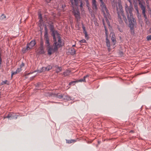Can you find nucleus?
<instances>
[{
    "instance_id": "f257e3e1",
    "label": "nucleus",
    "mask_w": 151,
    "mask_h": 151,
    "mask_svg": "<svg viewBox=\"0 0 151 151\" xmlns=\"http://www.w3.org/2000/svg\"><path fill=\"white\" fill-rule=\"evenodd\" d=\"M129 6L127 4H125V9L130 27L131 28H132L136 25V21H135L134 19L133 18V16L132 13V11L133 9L132 2H131Z\"/></svg>"
},
{
    "instance_id": "f03ea898",
    "label": "nucleus",
    "mask_w": 151,
    "mask_h": 151,
    "mask_svg": "<svg viewBox=\"0 0 151 151\" xmlns=\"http://www.w3.org/2000/svg\"><path fill=\"white\" fill-rule=\"evenodd\" d=\"M116 9L118 14V20L120 24L122 25L123 23L122 18L124 20L125 22H127L126 16L124 14V12L122 6L121 4L118 3L116 4Z\"/></svg>"
},
{
    "instance_id": "7ed1b4c3",
    "label": "nucleus",
    "mask_w": 151,
    "mask_h": 151,
    "mask_svg": "<svg viewBox=\"0 0 151 151\" xmlns=\"http://www.w3.org/2000/svg\"><path fill=\"white\" fill-rule=\"evenodd\" d=\"M53 40V45H55L58 48L62 47L64 43L61 39L60 35L58 33H56V35L52 36Z\"/></svg>"
},
{
    "instance_id": "20e7f679",
    "label": "nucleus",
    "mask_w": 151,
    "mask_h": 151,
    "mask_svg": "<svg viewBox=\"0 0 151 151\" xmlns=\"http://www.w3.org/2000/svg\"><path fill=\"white\" fill-rule=\"evenodd\" d=\"M138 3L139 5L140 8L142 11V14H143L144 17L146 19H147V17L145 14L146 12V6L144 5L145 3H143L141 2L140 0L138 1Z\"/></svg>"
},
{
    "instance_id": "39448f33",
    "label": "nucleus",
    "mask_w": 151,
    "mask_h": 151,
    "mask_svg": "<svg viewBox=\"0 0 151 151\" xmlns=\"http://www.w3.org/2000/svg\"><path fill=\"white\" fill-rule=\"evenodd\" d=\"M58 48L55 45H53V46H50L47 48L48 54L49 55H51L52 54L54 53L57 51Z\"/></svg>"
},
{
    "instance_id": "423d86ee",
    "label": "nucleus",
    "mask_w": 151,
    "mask_h": 151,
    "mask_svg": "<svg viewBox=\"0 0 151 151\" xmlns=\"http://www.w3.org/2000/svg\"><path fill=\"white\" fill-rule=\"evenodd\" d=\"M71 3L72 5H75L77 6L78 5L79 2L80 3V6L81 9H82L83 8V5L82 0H70Z\"/></svg>"
},
{
    "instance_id": "0eeeda50",
    "label": "nucleus",
    "mask_w": 151,
    "mask_h": 151,
    "mask_svg": "<svg viewBox=\"0 0 151 151\" xmlns=\"http://www.w3.org/2000/svg\"><path fill=\"white\" fill-rule=\"evenodd\" d=\"M52 67L53 68V67L51 65H49L47 67H42L40 70H38V72L42 73L45 71H48L51 69Z\"/></svg>"
},
{
    "instance_id": "6e6552de",
    "label": "nucleus",
    "mask_w": 151,
    "mask_h": 151,
    "mask_svg": "<svg viewBox=\"0 0 151 151\" xmlns=\"http://www.w3.org/2000/svg\"><path fill=\"white\" fill-rule=\"evenodd\" d=\"M73 13L75 16L77 21H79L80 19V13L79 12L78 9H74L73 10Z\"/></svg>"
},
{
    "instance_id": "1a4fd4ad",
    "label": "nucleus",
    "mask_w": 151,
    "mask_h": 151,
    "mask_svg": "<svg viewBox=\"0 0 151 151\" xmlns=\"http://www.w3.org/2000/svg\"><path fill=\"white\" fill-rule=\"evenodd\" d=\"M49 27L50 31L52 32V36L56 35V33H58L56 31H55L54 29V26L52 23H49Z\"/></svg>"
},
{
    "instance_id": "9d476101",
    "label": "nucleus",
    "mask_w": 151,
    "mask_h": 151,
    "mask_svg": "<svg viewBox=\"0 0 151 151\" xmlns=\"http://www.w3.org/2000/svg\"><path fill=\"white\" fill-rule=\"evenodd\" d=\"M35 44V41L34 40H32L29 43L27 44V48H29L30 49H32Z\"/></svg>"
},
{
    "instance_id": "9b49d317",
    "label": "nucleus",
    "mask_w": 151,
    "mask_h": 151,
    "mask_svg": "<svg viewBox=\"0 0 151 151\" xmlns=\"http://www.w3.org/2000/svg\"><path fill=\"white\" fill-rule=\"evenodd\" d=\"M49 95L50 96L56 97L60 99H61L63 97V95L59 93L56 94L52 93H50L49 94Z\"/></svg>"
},
{
    "instance_id": "f8f14e48",
    "label": "nucleus",
    "mask_w": 151,
    "mask_h": 151,
    "mask_svg": "<svg viewBox=\"0 0 151 151\" xmlns=\"http://www.w3.org/2000/svg\"><path fill=\"white\" fill-rule=\"evenodd\" d=\"M101 2V4H100L101 6L102 7L103 10L107 12V9L105 5V4L103 0H99Z\"/></svg>"
},
{
    "instance_id": "ddd939ff",
    "label": "nucleus",
    "mask_w": 151,
    "mask_h": 151,
    "mask_svg": "<svg viewBox=\"0 0 151 151\" xmlns=\"http://www.w3.org/2000/svg\"><path fill=\"white\" fill-rule=\"evenodd\" d=\"M17 115H14V114L10 113L7 116L5 117V118H11L10 119H16L17 118Z\"/></svg>"
},
{
    "instance_id": "4468645a",
    "label": "nucleus",
    "mask_w": 151,
    "mask_h": 151,
    "mask_svg": "<svg viewBox=\"0 0 151 151\" xmlns=\"http://www.w3.org/2000/svg\"><path fill=\"white\" fill-rule=\"evenodd\" d=\"M53 69L56 71V72L58 73L62 71V68L61 67H59L58 65H55L53 66Z\"/></svg>"
},
{
    "instance_id": "2eb2a0df",
    "label": "nucleus",
    "mask_w": 151,
    "mask_h": 151,
    "mask_svg": "<svg viewBox=\"0 0 151 151\" xmlns=\"http://www.w3.org/2000/svg\"><path fill=\"white\" fill-rule=\"evenodd\" d=\"M44 37L45 40V46L47 48L50 46L49 41V37L48 36H45Z\"/></svg>"
},
{
    "instance_id": "dca6fc26",
    "label": "nucleus",
    "mask_w": 151,
    "mask_h": 151,
    "mask_svg": "<svg viewBox=\"0 0 151 151\" xmlns=\"http://www.w3.org/2000/svg\"><path fill=\"white\" fill-rule=\"evenodd\" d=\"M92 8L93 10H97V5L96 0H92Z\"/></svg>"
},
{
    "instance_id": "f3484780",
    "label": "nucleus",
    "mask_w": 151,
    "mask_h": 151,
    "mask_svg": "<svg viewBox=\"0 0 151 151\" xmlns=\"http://www.w3.org/2000/svg\"><path fill=\"white\" fill-rule=\"evenodd\" d=\"M89 75H86L84 76L83 78L79 80L78 81L80 82H86V79H87V80L88 81L89 79L88 78L89 77Z\"/></svg>"
},
{
    "instance_id": "a211bd4d",
    "label": "nucleus",
    "mask_w": 151,
    "mask_h": 151,
    "mask_svg": "<svg viewBox=\"0 0 151 151\" xmlns=\"http://www.w3.org/2000/svg\"><path fill=\"white\" fill-rule=\"evenodd\" d=\"M106 46L108 47V50L110 51L111 50V49L110 48L111 45L110 41L108 39L107 37L106 38Z\"/></svg>"
},
{
    "instance_id": "6ab92c4d",
    "label": "nucleus",
    "mask_w": 151,
    "mask_h": 151,
    "mask_svg": "<svg viewBox=\"0 0 151 151\" xmlns=\"http://www.w3.org/2000/svg\"><path fill=\"white\" fill-rule=\"evenodd\" d=\"M75 50L73 48L71 47L68 50V52L71 55H73L75 53Z\"/></svg>"
},
{
    "instance_id": "aec40b11",
    "label": "nucleus",
    "mask_w": 151,
    "mask_h": 151,
    "mask_svg": "<svg viewBox=\"0 0 151 151\" xmlns=\"http://www.w3.org/2000/svg\"><path fill=\"white\" fill-rule=\"evenodd\" d=\"M70 71L69 70H66L65 72L62 74L63 75H64V77L68 76L70 74Z\"/></svg>"
},
{
    "instance_id": "412c9836",
    "label": "nucleus",
    "mask_w": 151,
    "mask_h": 151,
    "mask_svg": "<svg viewBox=\"0 0 151 151\" xmlns=\"http://www.w3.org/2000/svg\"><path fill=\"white\" fill-rule=\"evenodd\" d=\"M111 40L113 43V45L114 46L116 42L115 36L114 34H112L111 37Z\"/></svg>"
},
{
    "instance_id": "4be33fe9",
    "label": "nucleus",
    "mask_w": 151,
    "mask_h": 151,
    "mask_svg": "<svg viewBox=\"0 0 151 151\" xmlns=\"http://www.w3.org/2000/svg\"><path fill=\"white\" fill-rule=\"evenodd\" d=\"M38 50L39 51V52L40 54H42L45 53L44 51V47L40 46Z\"/></svg>"
},
{
    "instance_id": "5701e85b",
    "label": "nucleus",
    "mask_w": 151,
    "mask_h": 151,
    "mask_svg": "<svg viewBox=\"0 0 151 151\" xmlns=\"http://www.w3.org/2000/svg\"><path fill=\"white\" fill-rule=\"evenodd\" d=\"M66 143L68 144H70L73 143H74L76 141V139H70V140H66Z\"/></svg>"
},
{
    "instance_id": "b1692460",
    "label": "nucleus",
    "mask_w": 151,
    "mask_h": 151,
    "mask_svg": "<svg viewBox=\"0 0 151 151\" xmlns=\"http://www.w3.org/2000/svg\"><path fill=\"white\" fill-rule=\"evenodd\" d=\"M134 7L136 12V13L137 14L138 17H139V14L138 7L137 6H134Z\"/></svg>"
},
{
    "instance_id": "393cba45",
    "label": "nucleus",
    "mask_w": 151,
    "mask_h": 151,
    "mask_svg": "<svg viewBox=\"0 0 151 151\" xmlns=\"http://www.w3.org/2000/svg\"><path fill=\"white\" fill-rule=\"evenodd\" d=\"M147 4V6L149 8L150 5L151 4V0H145Z\"/></svg>"
},
{
    "instance_id": "a878e982",
    "label": "nucleus",
    "mask_w": 151,
    "mask_h": 151,
    "mask_svg": "<svg viewBox=\"0 0 151 151\" xmlns=\"http://www.w3.org/2000/svg\"><path fill=\"white\" fill-rule=\"evenodd\" d=\"M45 32L44 34V37L45 36H48V30L47 29L46 26H45Z\"/></svg>"
},
{
    "instance_id": "bb28decb",
    "label": "nucleus",
    "mask_w": 151,
    "mask_h": 151,
    "mask_svg": "<svg viewBox=\"0 0 151 151\" xmlns=\"http://www.w3.org/2000/svg\"><path fill=\"white\" fill-rule=\"evenodd\" d=\"M30 50L29 48H27V46H26V48H23L22 50V51L23 53H24L27 51Z\"/></svg>"
},
{
    "instance_id": "cd10ccee",
    "label": "nucleus",
    "mask_w": 151,
    "mask_h": 151,
    "mask_svg": "<svg viewBox=\"0 0 151 151\" xmlns=\"http://www.w3.org/2000/svg\"><path fill=\"white\" fill-rule=\"evenodd\" d=\"M117 28L118 29L119 31L121 32H123V29L122 28H122L119 27V26H118Z\"/></svg>"
},
{
    "instance_id": "c85d7f7f",
    "label": "nucleus",
    "mask_w": 151,
    "mask_h": 151,
    "mask_svg": "<svg viewBox=\"0 0 151 151\" xmlns=\"http://www.w3.org/2000/svg\"><path fill=\"white\" fill-rule=\"evenodd\" d=\"M85 1H86V5L88 7V9H89V4L88 1V0H85Z\"/></svg>"
},
{
    "instance_id": "c756f323",
    "label": "nucleus",
    "mask_w": 151,
    "mask_h": 151,
    "mask_svg": "<svg viewBox=\"0 0 151 151\" xmlns=\"http://www.w3.org/2000/svg\"><path fill=\"white\" fill-rule=\"evenodd\" d=\"M18 73L17 71L16 70V71L14 72H12L11 74L12 77V76H13V75H16V74H18Z\"/></svg>"
},
{
    "instance_id": "7c9ffc66",
    "label": "nucleus",
    "mask_w": 151,
    "mask_h": 151,
    "mask_svg": "<svg viewBox=\"0 0 151 151\" xmlns=\"http://www.w3.org/2000/svg\"><path fill=\"white\" fill-rule=\"evenodd\" d=\"M147 41L151 40V35H148L147 37Z\"/></svg>"
},
{
    "instance_id": "2f4dec72",
    "label": "nucleus",
    "mask_w": 151,
    "mask_h": 151,
    "mask_svg": "<svg viewBox=\"0 0 151 151\" xmlns=\"http://www.w3.org/2000/svg\"><path fill=\"white\" fill-rule=\"evenodd\" d=\"M16 70L18 73L20 72L22 70V69L21 68H17Z\"/></svg>"
},
{
    "instance_id": "473e14b6",
    "label": "nucleus",
    "mask_w": 151,
    "mask_h": 151,
    "mask_svg": "<svg viewBox=\"0 0 151 151\" xmlns=\"http://www.w3.org/2000/svg\"><path fill=\"white\" fill-rule=\"evenodd\" d=\"M82 28L83 30V32H86V30L84 26V24L82 23Z\"/></svg>"
},
{
    "instance_id": "72a5a7b5",
    "label": "nucleus",
    "mask_w": 151,
    "mask_h": 151,
    "mask_svg": "<svg viewBox=\"0 0 151 151\" xmlns=\"http://www.w3.org/2000/svg\"><path fill=\"white\" fill-rule=\"evenodd\" d=\"M7 82V80H5L4 81H3L1 83V85H2L4 84H6V82Z\"/></svg>"
},
{
    "instance_id": "f704fd0d",
    "label": "nucleus",
    "mask_w": 151,
    "mask_h": 151,
    "mask_svg": "<svg viewBox=\"0 0 151 151\" xmlns=\"http://www.w3.org/2000/svg\"><path fill=\"white\" fill-rule=\"evenodd\" d=\"M40 46L43 47V42L42 40H41L40 41Z\"/></svg>"
},
{
    "instance_id": "c9c22d12",
    "label": "nucleus",
    "mask_w": 151,
    "mask_h": 151,
    "mask_svg": "<svg viewBox=\"0 0 151 151\" xmlns=\"http://www.w3.org/2000/svg\"><path fill=\"white\" fill-rule=\"evenodd\" d=\"M24 63L22 62V64L20 65V68H21L23 67H24Z\"/></svg>"
},
{
    "instance_id": "e433bc0d",
    "label": "nucleus",
    "mask_w": 151,
    "mask_h": 151,
    "mask_svg": "<svg viewBox=\"0 0 151 151\" xmlns=\"http://www.w3.org/2000/svg\"><path fill=\"white\" fill-rule=\"evenodd\" d=\"M1 17L2 18L1 19H3L5 18H6V17L5 15L2 14L1 15Z\"/></svg>"
},
{
    "instance_id": "4c0bfd02",
    "label": "nucleus",
    "mask_w": 151,
    "mask_h": 151,
    "mask_svg": "<svg viewBox=\"0 0 151 151\" xmlns=\"http://www.w3.org/2000/svg\"><path fill=\"white\" fill-rule=\"evenodd\" d=\"M83 33L85 34V37H88V34H87V32L86 31V32H83Z\"/></svg>"
},
{
    "instance_id": "58836bf2",
    "label": "nucleus",
    "mask_w": 151,
    "mask_h": 151,
    "mask_svg": "<svg viewBox=\"0 0 151 151\" xmlns=\"http://www.w3.org/2000/svg\"><path fill=\"white\" fill-rule=\"evenodd\" d=\"M77 81H71V82H70L69 83V85H70L73 83H75L76 82H77Z\"/></svg>"
},
{
    "instance_id": "ea45409f",
    "label": "nucleus",
    "mask_w": 151,
    "mask_h": 151,
    "mask_svg": "<svg viewBox=\"0 0 151 151\" xmlns=\"http://www.w3.org/2000/svg\"><path fill=\"white\" fill-rule=\"evenodd\" d=\"M80 42L81 43H86V40H82Z\"/></svg>"
},
{
    "instance_id": "a19ab883",
    "label": "nucleus",
    "mask_w": 151,
    "mask_h": 151,
    "mask_svg": "<svg viewBox=\"0 0 151 151\" xmlns=\"http://www.w3.org/2000/svg\"><path fill=\"white\" fill-rule=\"evenodd\" d=\"M39 17L40 19H42V15L41 14H40L39 15Z\"/></svg>"
},
{
    "instance_id": "79ce46f5",
    "label": "nucleus",
    "mask_w": 151,
    "mask_h": 151,
    "mask_svg": "<svg viewBox=\"0 0 151 151\" xmlns=\"http://www.w3.org/2000/svg\"><path fill=\"white\" fill-rule=\"evenodd\" d=\"M106 21L107 22V24L109 25V21H108V19H106Z\"/></svg>"
},
{
    "instance_id": "37998d69",
    "label": "nucleus",
    "mask_w": 151,
    "mask_h": 151,
    "mask_svg": "<svg viewBox=\"0 0 151 151\" xmlns=\"http://www.w3.org/2000/svg\"><path fill=\"white\" fill-rule=\"evenodd\" d=\"M95 24L96 26H98V23L97 22H95Z\"/></svg>"
},
{
    "instance_id": "c03bdc74",
    "label": "nucleus",
    "mask_w": 151,
    "mask_h": 151,
    "mask_svg": "<svg viewBox=\"0 0 151 151\" xmlns=\"http://www.w3.org/2000/svg\"><path fill=\"white\" fill-rule=\"evenodd\" d=\"M129 3H131V2H132L131 0H127Z\"/></svg>"
},
{
    "instance_id": "a18cd8bd",
    "label": "nucleus",
    "mask_w": 151,
    "mask_h": 151,
    "mask_svg": "<svg viewBox=\"0 0 151 151\" xmlns=\"http://www.w3.org/2000/svg\"><path fill=\"white\" fill-rule=\"evenodd\" d=\"M149 32L150 33H151V28L149 29Z\"/></svg>"
},
{
    "instance_id": "49530a36",
    "label": "nucleus",
    "mask_w": 151,
    "mask_h": 151,
    "mask_svg": "<svg viewBox=\"0 0 151 151\" xmlns=\"http://www.w3.org/2000/svg\"><path fill=\"white\" fill-rule=\"evenodd\" d=\"M65 7V6L62 5V7L63 8H64V7Z\"/></svg>"
},
{
    "instance_id": "de8ad7c7",
    "label": "nucleus",
    "mask_w": 151,
    "mask_h": 151,
    "mask_svg": "<svg viewBox=\"0 0 151 151\" xmlns=\"http://www.w3.org/2000/svg\"><path fill=\"white\" fill-rule=\"evenodd\" d=\"M91 9L89 8V9H88L90 11V10H91Z\"/></svg>"
},
{
    "instance_id": "09e8293b",
    "label": "nucleus",
    "mask_w": 151,
    "mask_h": 151,
    "mask_svg": "<svg viewBox=\"0 0 151 151\" xmlns=\"http://www.w3.org/2000/svg\"><path fill=\"white\" fill-rule=\"evenodd\" d=\"M75 46V45H73V47H74Z\"/></svg>"
},
{
    "instance_id": "8fccbe9b",
    "label": "nucleus",
    "mask_w": 151,
    "mask_h": 151,
    "mask_svg": "<svg viewBox=\"0 0 151 151\" xmlns=\"http://www.w3.org/2000/svg\"><path fill=\"white\" fill-rule=\"evenodd\" d=\"M103 24L104 25V23L103 21Z\"/></svg>"
},
{
    "instance_id": "3c124183",
    "label": "nucleus",
    "mask_w": 151,
    "mask_h": 151,
    "mask_svg": "<svg viewBox=\"0 0 151 151\" xmlns=\"http://www.w3.org/2000/svg\"><path fill=\"white\" fill-rule=\"evenodd\" d=\"M130 132H132V131H130Z\"/></svg>"
},
{
    "instance_id": "603ef678",
    "label": "nucleus",
    "mask_w": 151,
    "mask_h": 151,
    "mask_svg": "<svg viewBox=\"0 0 151 151\" xmlns=\"http://www.w3.org/2000/svg\"><path fill=\"white\" fill-rule=\"evenodd\" d=\"M2 0H0V1H1Z\"/></svg>"
}]
</instances>
